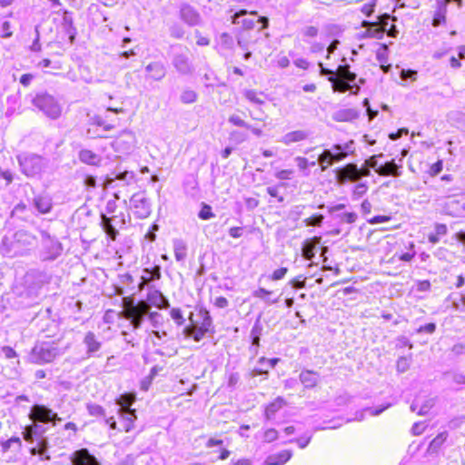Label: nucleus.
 <instances>
[{
	"label": "nucleus",
	"mask_w": 465,
	"mask_h": 465,
	"mask_svg": "<svg viewBox=\"0 0 465 465\" xmlns=\"http://www.w3.org/2000/svg\"><path fill=\"white\" fill-rule=\"evenodd\" d=\"M29 417L33 421H38L42 423L53 422L55 424L56 421L61 420V418L58 417L57 413L54 412L46 406L41 404H35L32 407Z\"/></svg>",
	"instance_id": "8"
},
{
	"label": "nucleus",
	"mask_w": 465,
	"mask_h": 465,
	"mask_svg": "<svg viewBox=\"0 0 465 465\" xmlns=\"http://www.w3.org/2000/svg\"><path fill=\"white\" fill-rule=\"evenodd\" d=\"M377 0H373L371 4H365L361 6V11L366 15L371 16V14L374 12V7L376 5Z\"/></svg>",
	"instance_id": "61"
},
{
	"label": "nucleus",
	"mask_w": 465,
	"mask_h": 465,
	"mask_svg": "<svg viewBox=\"0 0 465 465\" xmlns=\"http://www.w3.org/2000/svg\"><path fill=\"white\" fill-rule=\"evenodd\" d=\"M16 158L21 172L27 177L41 175L48 163L45 158L33 153H22Z\"/></svg>",
	"instance_id": "3"
},
{
	"label": "nucleus",
	"mask_w": 465,
	"mask_h": 465,
	"mask_svg": "<svg viewBox=\"0 0 465 465\" xmlns=\"http://www.w3.org/2000/svg\"><path fill=\"white\" fill-rule=\"evenodd\" d=\"M434 405L432 399L427 400L423 404L420 405L419 400H415L411 405V411H418L419 415H425Z\"/></svg>",
	"instance_id": "33"
},
{
	"label": "nucleus",
	"mask_w": 465,
	"mask_h": 465,
	"mask_svg": "<svg viewBox=\"0 0 465 465\" xmlns=\"http://www.w3.org/2000/svg\"><path fill=\"white\" fill-rule=\"evenodd\" d=\"M331 150L325 149L318 157V163L322 171H325L330 165L333 163L331 160Z\"/></svg>",
	"instance_id": "38"
},
{
	"label": "nucleus",
	"mask_w": 465,
	"mask_h": 465,
	"mask_svg": "<svg viewBox=\"0 0 465 465\" xmlns=\"http://www.w3.org/2000/svg\"><path fill=\"white\" fill-rule=\"evenodd\" d=\"M170 315L172 319L177 323V325L181 326L184 323L185 320L183 316V313L179 308H173L170 312Z\"/></svg>",
	"instance_id": "49"
},
{
	"label": "nucleus",
	"mask_w": 465,
	"mask_h": 465,
	"mask_svg": "<svg viewBox=\"0 0 465 465\" xmlns=\"http://www.w3.org/2000/svg\"><path fill=\"white\" fill-rule=\"evenodd\" d=\"M148 319L153 328H159L163 323V316L157 312H148Z\"/></svg>",
	"instance_id": "44"
},
{
	"label": "nucleus",
	"mask_w": 465,
	"mask_h": 465,
	"mask_svg": "<svg viewBox=\"0 0 465 465\" xmlns=\"http://www.w3.org/2000/svg\"><path fill=\"white\" fill-rule=\"evenodd\" d=\"M272 293V292L264 289V288H259L257 290H255L253 292H252V295L255 297V298H259V299H262V300H264L267 303H275L277 302V300H274V301H269L267 299V296L270 295Z\"/></svg>",
	"instance_id": "45"
},
{
	"label": "nucleus",
	"mask_w": 465,
	"mask_h": 465,
	"mask_svg": "<svg viewBox=\"0 0 465 465\" xmlns=\"http://www.w3.org/2000/svg\"><path fill=\"white\" fill-rule=\"evenodd\" d=\"M243 96L252 104H263L265 103L266 95L262 92H257L252 89L243 91Z\"/></svg>",
	"instance_id": "31"
},
{
	"label": "nucleus",
	"mask_w": 465,
	"mask_h": 465,
	"mask_svg": "<svg viewBox=\"0 0 465 465\" xmlns=\"http://www.w3.org/2000/svg\"><path fill=\"white\" fill-rule=\"evenodd\" d=\"M150 306H155L159 309H166L170 306L168 300L158 290H152L147 294V302Z\"/></svg>",
	"instance_id": "17"
},
{
	"label": "nucleus",
	"mask_w": 465,
	"mask_h": 465,
	"mask_svg": "<svg viewBox=\"0 0 465 465\" xmlns=\"http://www.w3.org/2000/svg\"><path fill=\"white\" fill-rule=\"evenodd\" d=\"M119 414L124 421V430L129 432L134 428V422L136 420L135 410L128 409L123 411L119 409Z\"/></svg>",
	"instance_id": "25"
},
{
	"label": "nucleus",
	"mask_w": 465,
	"mask_h": 465,
	"mask_svg": "<svg viewBox=\"0 0 465 465\" xmlns=\"http://www.w3.org/2000/svg\"><path fill=\"white\" fill-rule=\"evenodd\" d=\"M287 272H288V269L285 268V267H282L280 269H277V270H275L272 272V274L271 276V279L273 280V281L281 280V279H282L285 276Z\"/></svg>",
	"instance_id": "62"
},
{
	"label": "nucleus",
	"mask_w": 465,
	"mask_h": 465,
	"mask_svg": "<svg viewBox=\"0 0 465 465\" xmlns=\"http://www.w3.org/2000/svg\"><path fill=\"white\" fill-rule=\"evenodd\" d=\"M79 159L82 163L90 165H98L102 160L99 154L88 149H83L79 152Z\"/></svg>",
	"instance_id": "29"
},
{
	"label": "nucleus",
	"mask_w": 465,
	"mask_h": 465,
	"mask_svg": "<svg viewBox=\"0 0 465 465\" xmlns=\"http://www.w3.org/2000/svg\"><path fill=\"white\" fill-rule=\"evenodd\" d=\"M230 139L236 143H241L247 140V134H242L239 131H233L230 134Z\"/></svg>",
	"instance_id": "54"
},
{
	"label": "nucleus",
	"mask_w": 465,
	"mask_h": 465,
	"mask_svg": "<svg viewBox=\"0 0 465 465\" xmlns=\"http://www.w3.org/2000/svg\"><path fill=\"white\" fill-rule=\"evenodd\" d=\"M14 239L18 242V245H20V243L24 245H31L35 241V237L33 235L23 230L17 231L14 233Z\"/></svg>",
	"instance_id": "36"
},
{
	"label": "nucleus",
	"mask_w": 465,
	"mask_h": 465,
	"mask_svg": "<svg viewBox=\"0 0 465 465\" xmlns=\"http://www.w3.org/2000/svg\"><path fill=\"white\" fill-rule=\"evenodd\" d=\"M117 216L107 217L105 214H101V226L107 236L115 241L118 236V231L114 223H116Z\"/></svg>",
	"instance_id": "16"
},
{
	"label": "nucleus",
	"mask_w": 465,
	"mask_h": 465,
	"mask_svg": "<svg viewBox=\"0 0 465 465\" xmlns=\"http://www.w3.org/2000/svg\"><path fill=\"white\" fill-rule=\"evenodd\" d=\"M279 186H269L267 187V193L272 196L277 198L279 203L283 202V196L280 195Z\"/></svg>",
	"instance_id": "56"
},
{
	"label": "nucleus",
	"mask_w": 465,
	"mask_h": 465,
	"mask_svg": "<svg viewBox=\"0 0 465 465\" xmlns=\"http://www.w3.org/2000/svg\"><path fill=\"white\" fill-rule=\"evenodd\" d=\"M285 405V400L282 397H277L272 402H271L265 407V419L267 420H272L274 417L275 413L278 412Z\"/></svg>",
	"instance_id": "24"
},
{
	"label": "nucleus",
	"mask_w": 465,
	"mask_h": 465,
	"mask_svg": "<svg viewBox=\"0 0 465 465\" xmlns=\"http://www.w3.org/2000/svg\"><path fill=\"white\" fill-rule=\"evenodd\" d=\"M248 14V12L244 9L240 10L239 12L235 13L232 17V22L234 25H241L242 28L244 29L243 32H249L251 29L254 27V25L256 21L253 17L257 16V12H251L250 15L252 17H245V15ZM257 22H260L262 24V27L259 29V31L265 29L268 27L269 20L265 16H261L257 19Z\"/></svg>",
	"instance_id": "6"
},
{
	"label": "nucleus",
	"mask_w": 465,
	"mask_h": 465,
	"mask_svg": "<svg viewBox=\"0 0 465 465\" xmlns=\"http://www.w3.org/2000/svg\"><path fill=\"white\" fill-rule=\"evenodd\" d=\"M215 216L212 211V207L206 203H203L202 209L198 213V217L202 220H209Z\"/></svg>",
	"instance_id": "42"
},
{
	"label": "nucleus",
	"mask_w": 465,
	"mask_h": 465,
	"mask_svg": "<svg viewBox=\"0 0 465 465\" xmlns=\"http://www.w3.org/2000/svg\"><path fill=\"white\" fill-rule=\"evenodd\" d=\"M13 33L11 31V23L8 22V21H5L3 24H2V34H1V36L3 38H8L10 36H12Z\"/></svg>",
	"instance_id": "63"
},
{
	"label": "nucleus",
	"mask_w": 465,
	"mask_h": 465,
	"mask_svg": "<svg viewBox=\"0 0 465 465\" xmlns=\"http://www.w3.org/2000/svg\"><path fill=\"white\" fill-rule=\"evenodd\" d=\"M0 351L6 359H12L17 356L15 351L9 346L0 348Z\"/></svg>",
	"instance_id": "60"
},
{
	"label": "nucleus",
	"mask_w": 465,
	"mask_h": 465,
	"mask_svg": "<svg viewBox=\"0 0 465 465\" xmlns=\"http://www.w3.org/2000/svg\"><path fill=\"white\" fill-rule=\"evenodd\" d=\"M357 214L356 213L350 212V213H342L336 215V218L339 219L341 223H353L357 220Z\"/></svg>",
	"instance_id": "41"
},
{
	"label": "nucleus",
	"mask_w": 465,
	"mask_h": 465,
	"mask_svg": "<svg viewBox=\"0 0 465 465\" xmlns=\"http://www.w3.org/2000/svg\"><path fill=\"white\" fill-rule=\"evenodd\" d=\"M83 343L86 347L87 357H93L101 349L102 342L98 340L96 335L93 331L85 333Z\"/></svg>",
	"instance_id": "15"
},
{
	"label": "nucleus",
	"mask_w": 465,
	"mask_h": 465,
	"mask_svg": "<svg viewBox=\"0 0 465 465\" xmlns=\"http://www.w3.org/2000/svg\"><path fill=\"white\" fill-rule=\"evenodd\" d=\"M278 432L274 429H268L263 434V440L266 442H272L277 439Z\"/></svg>",
	"instance_id": "57"
},
{
	"label": "nucleus",
	"mask_w": 465,
	"mask_h": 465,
	"mask_svg": "<svg viewBox=\"0 0 465 465\" xmlns=\"http://www.w3.org/2000/svg\"><path fill=\"white\" fill-rule=\"evenodd\" d=\"M294 161L301 171H305L309 167V161L305 157L297 156Z\"/></svg>",
	"instance_id": "64"
},
{
	"label": "nucleus",
	"mask_w": 465,
	"mask_h": 465,
	"mask_svg": "<svg viewBox=\"0 0 465 465\" xmlns=\"http://www.w3.org/2000/svg\"><path fill=\"white\" fill-rule=\"evenodd\" d=\"M88 411L92 416H104V410L102 406L98 404H89L87 405Z\"/></svg>",
	"instance_id": "52"
},
{
	"label": "nucleus",
	"mask_w": 465,
	"mask_h": 465,
	"mask_svg": "<svg viewBox=\"0 0 465 465\" xmlns=\"http://www.w3.org/2000/svg\"><path fill=\"white\" fill-rule=\"evenodd\" d=\"M252 42L250 32H241L237 36V44L242 50L247 51Z\"/></svg>",
	"instance_id": "39"
},
{
	"label": "nucleus",
	"mask_w": 465,
	"mask_h": 465,
	"mask_svg": "<svg viewBox=\"0 0 465 465\" xmlns=\"http://www.w3.org/2000/svg\"><path fill=\"white\" fill-rule=\"evenodd\" d=\"M135 145V135L129 130L123 131L112 143L115 152L119 153H129Z\"/></svg>",
	"instance_id": "9"
},
{
	"label": "nucleus",
	"mask_w": 465,
	"mask_h": 465,
	"mask_svg": "<svg viewBox=\"0 0 465 465\" xmlns=\"http://www.w3.org/2000/svg\"><path fill=\"white\" fill-rule=\"evenodd\" d=\"M368 191V186L365 183H358L354 186L352 191V198L359 199L362 195H364Z\"/></svg>",
	"instance_id": "46"
},
{
	"label": "nucleus",
	"mask_w": 465,
	"mask_h": 465,
	"mask_svg": "<svg viewBox=\"0 0 465 465\" xmlns=\"http://www.w3.org/2000/svg\"><path fill=\"white\" fill-rule=\"evenodd\" d=\"M199 316L202 318V322L200 324L197 323V327L203 331L209 332L213 323L209 312L202 308L199 310Z\"/></svg>",
	"instance_id": "34"
},
{
	"label": "nucleus",
	"mask_w": 465,
	"mask_h": 465,
	"mask_svg": "<svg viewBox=\"0 0 465 465\" xmlns=\"http://www.w3.org/2000/svg\"><path fill=\"white\" fill-rule=\"evenodd\" d=\"M292 457L290 450H282L276 454L268 456L265 460L267 465H282L286 463Z\"/></svg>",
	"instance_id": "28"
},
{
	"label": "nucleus",
	"mask_w": 465,
	"mask_h": 465,
	"mask_svg": "<svg viewBox=\"0 0 465 465\" xmlns=\"http://www.w3.org/2000/svg\"><path fill=\"white\" fill-rule=\"evenodd\" d=\"M391 406L390 403L382 406V407H380V408H367L364 410L365 412H368L369 415L371 416H378L380 415L381 412H383L385 410H387L389 407Z\"/></svg>",
	"instance_id": "58"
},
{
	"label": "nucleus",
	"mask_w": 465,
	"mask_h": 465,
	"mask_svg": "<svg viewBox=\"0 0 465 465\" xmlns=\"http://www.w3.org/2000/svg\"><path fill=\"white\" fill-rule=\"evenodd\" d=\"M130 208L139 219H144L151 213V203L143 193H136L130 199Z\"/></svg>",
	"instance_id": "7"
},
{
	"label": "nucleus",
	"mask_w": 465,
	"mask_h": 465,
	"mask_svg": "<svg viewBox=\"0 0 465 465\" xmlns=\"http://www.w3.org/2000/svg\"><path fill=\"white\" fill-rule=\"evenodd\" d=\"M359 116L358 112L351 108H343L335 111L331 118L336 122H351L357 119Z\"/></svg>",
	"instance_id": "21"
},
{
	"label": "nucleus",
	"mask_w": 465,
	"mask_h": 465,
	"mask_svg": "<svg viewBox=\"0 0 465 465\" xmlns=\"http://www.w3.org/2000/svg\"><path fill=\"white\" fill-rule=\"evenodd\" d=\"M173 252L176 261H183L187 254L186 243L182 239L173 240Z\"/></svg>",
	"instance_id": "32"
},
{
	"label": "nucleus",
	"mask_w": 465,
	"mask_h": 465,
	"mask_svg": "<svg viewBox=\"0 0 465 465\" xmlns=\"http://www.w3.org/2000/svg\"><path fill=\"white\" fill-rule=\"evenodd\" d=\"M197 94L193 90H185L181 94V101L184 104H192L196 101Z\"/></svg>",
	"instance_id": "47"
},
{
	"label": "nucleus",
	"mask_w": 465,
	"mask_h": 465,
	"mask_svg": "<svg viewBox=\"0 0 465 465\" xmlns=\"http://www.w3.org/2000/svg\"><path fill=\"white\" fill-rule=\"evenodd\" d=\"M323 218L324 217L322 214H315V215H312V217L305 219L304 223L307 226H319L322 223Z\"/></svg>",
	"instance_id": "51"
},
{
	"label": "nucleus",
	"mask_w": 465,
	"mask_h": 465,
	"mask_svg": "<svg viewBox=\"0 0 465 465\" xmlns=\"http://www.w3.org/2000/svg\"><path fill=\"white\" fill-rule=\"evenodd\" d=\"M320 74L328 75V80L331 83L334 92L345 93L351 91L356 94L360 91V86L355 83L356 74L350 71L348 64L339 65L336 71L325 68L322 63H319Z\"/></svg>",
	"instance_id": "1"
},
{
	"label": "nucleus",
	"mask_w": 465,
	"mask_h": 465,
	"mask_svg": "<svg viewBox=\"0 0 465 465\" xmlns=\"http://www.w3.org/2000/svg\"><path fill=\"white\" fill-rule=\"evenodd\" d=\"M35 208L41 213H47L52 209V200L47 195H37L34 199Z\"/></svg>",
	"instance_id": "27"
},
{
	"label": "nucleus",
	"mask_w": 465,
	"mask_h": 465,
	"mask_svg": "<svg viewBox=\"0 0 465 465\" xmlns=\"http://www.w3.org/2000/svg\"><path fill=\"white\" fill-rule=\"evenodd\" d=\"M0 252L3 255L10 257L22 253L18 242L14 239V235L11 238L5 236L2 239Z\"/></svg>",
	"instance_id": "14"
},
{
	"label": "nucleus",
	"mask_w": 465,
	"mask_h": 465,
	"mask_svg": "<svg viewBox=\"0 0 465 465\" xmlns=\"http://www.w3.org/2000/svg\"><path fill=\"white\" fill-rule=\"evenodd\" d=\"M361 26L367 28L363 35L365 37H371L376 39H381L383 37L384 32L378 26L377 23L363 21L361 23Z\"/></svg>",
	"instance_id": "26"
},
{
	"label": "nucleus",
	"mask_w": 465,
	"mask_h": 465,
	"mask_svg": "<svg viewBox=\"0 0 465 465\" xmlns=\"http://www.w3.org/2000/svg\"><path fill=\"white\" fill-rule=\"evenodd\" d=\"M309 137V134L304 130H296L289 132L281 137L280 142L285 145H291L294 143H299L306 140Z\"/></svg>",
	"instance_id": "19"
},
{
	"label": "nucleus",
	"mask_w": 465,
	"mask_h": 465,
	"mask_svg": "<svg viewBox=\"0 0 465 465\" xmlns=\"http://www.w3.org/2000/svg\"><path fill=\"white\" fill-rule=\"evenodd\" d=\"M41 432H43L42 426L34 423L25 429L23 437L26 441L33 442L35 436Z\"/></svg>",
	"instance_id": "35"
},
{
	"label": "nucleus",
	"mask_w": 465,
	"mask_h": 465,
	"mask_svg": "<svg viewBox=\"0 0 465 465\" xmlns=\"http://www.w3.org/2000/svg\"><path fill=\"white\" fill-rule=\"evenodd\" d=\"M411 364V357H400L397 361L396 368L401 373L409 370Z\"/></svg>",
	"instance_id": "43"
},
{
	"label": "nucleus",
	"mask_w": 465,
	"mask_h": 465,
	"mask_svg": "<svg viewBox=\"0 0 465 465\" xmlns=\"http://www.w3.org/2000/svg\"><path fill=\"white\" fill-rule=\"evenodd\" d=\"M116 178L122 181H125L126 183H130L134 179V173L133 172L125 171L118 173Z\"/></svg>",
	"instance_id": "59"
},
{
	"label": "nucleus",
	"mask_w": 465,
	"mask_h": 465,
	"mask_svg": "<svg viewBox=\"0 0 465 465\" xmlns=\"http://www.w3.org/2000/svg\"><path fill=\"white\" fill-rule=\"evenodd\" d=\"M293 170L284 169L275 173V177L279 180H290L293 176Z\"/></svg>",
	"instance_id": "53"
},
{
	"label": "nucleus",
	"mask_w": 465,
	"mask_h": 465,
	"mask_svg": "<svg viewBox=\"0 0 465 465\" xmlns=\"http://www.w3.org/2000/svg\"><path fill=\"white\" fill-rule=\"evenodd\" d=\"M35 38L33 44L31 45L30 49L33 52H39L41 50V45L39 42L40 34H39V26L38 25L35 26Z\"/></svg>",
	"instance_id": "55"
},
{
	"label": "nucleus",
	"mask_w": 465,
	"mask_h": 465,
	"mask_svg": "<svg viewBox=\"0 0 465 465\" xmlns=\"http://www.w3.org/2000/svg\"><path fill=\"white\" fill-rule=\"evenodd\" d=\"M401 165H398L394 160L385 163L383 165H380L376 169V173L382 176L392 175L398 177L401 175L399 169Z\"/></svg>",
	"instance_id": "23"
},
{
	"label": "nucleus",
	"mask_w": 465,
	"mask_h": 465,
	"mask_svg": "<svg viewBox=\"0 0 465 465\" xmlns=\"http://www.w3.org/2000/svg\"><path fill=\"white\" fill-rule=\"evenodd\" d=\"M33 104L46 117L58 119L63 111L61 103L54 95L47 93H39L32 100Z\"/></svg>",
	"instance_id": "4"
},
{
	"label": "nucleus",
	"mask_w": 465,
	"mask_h": 465,
	"mask_svg": "<svg viewBox=\"0 0 465 465\" xmlns=\"http://www.w3.org/2000/svg\"><path fill=\"white\" fill-rule=\"evenodd\" d=\"M146 78L153 81H161L166 74V68L162 62L154 61L145 66Z\"/></svg>",
	"instance_id": "12"
},
{
	"label": "nucleus",
	"mask_w": 465,
	"mask_h": 465,
	"mask_svg": "<svg viewBox=\"0 0 465 465\" xmlns=\"http://www.w3.org/2000/svg\"><path fill=\"white\" fill-rule=\"evenodd\" d=\"M337 177L340 183L346 181L357 182L361 179L359 168L354 163H349L341 169L337 173Z\"/></svg>",
	"instance_id": "13"
},
{
	"label": "nucleus",
	"mask_w": 465,
	"mask_h": 465,
	"mask_svg": "<svg viewBox=\"0 0 465 465\" xmlns=\"http://www.w3.org/2000/svg\"><path fill=\"white\" fill-rule=\"evenodd\" d=\"M450 0H438L437 10L435 11L432 25L437 27L446 21L447 5Z\"/></svg>",
	"instance_id": "20"
},
{
	"label": "nucleus",
	"mask_w": 465,
	"mask_h": 465,
	"mask_svg": "<svg viewBox=\"0 0 465 465\" xmlns=\"http://www.w3.org/2000/svg\"><path fill=\"white\" fill-rule=\"evenodd\" d=\"M299 378L305 389L314 388L319 381V374L310 370L302 371L300 373Z\"/></svg>",
	"instance_id": "22"
},
{
	"label": "nucleus",
	"mask_w": 465,
	"mask_h": 465,
	"mask_svg": "<svg viewBox=\"0 0 465 465\" xmlns=\"http://www.w3.org/2000/svg\"><path fill=\"white\" fill-rule=\"evenodd\" d=\"M228 121H229L230 124H232L235 125V126H238V127L251 128V124L246 123L243 119H242L237 114H232L229 117Z\"/></svg>",
	"instance_id": "48"
},
{
	"label": "nucleus",
	"mask_w": 465,
	"mask_h": 465,
	"mask_svg": "<svg viewBox=\"0 0 465 465\" xmlns=\"http://www.w3.org/2000/svg\"><path fill=\"white\" fill-rule=\"evenodd\" d=\"M73 465H101L98 460L87 449H80L71 456Z\"/></svg>",
	"instance_id": "11"
},
{
	"label": "nucleus",
	"mask_w": 465,
	"mask_h": 465,
	"mask_svg": "<svg viewBox=\"0 0 465 465\" xmlns=\"http://www.w3.org/2000/svg\"><path fill=\"white\" fill-rule=\"evenodd\" d=\"M173 64L182 74H187L192 72L191 63L185 54H176L173 59Z\"/></svg>",
	"instance_id": "18"
},
{
	"label": "nucleus",
	"mask_w": 465,
	"mask_h": 465,
	"mask_svg": "<svg viewBox=\"0 0 465 465\" xmlns=\"http://www.w3.org/2000/svg\"><path fill=\"white\" fill-rule=\"evenodd\" d=\"M135 401V396L134 394H132V393H124V394H122L117 400H116V403L121 406L120 409H122L123 411H125V410H128V409H131V405L134 403V401Z\"/></svg>",
	"instance_id": "37"
},
{
	"label": "nucleus",
	"mask_w": 465,
	"mask_h": 465,
	"mask_svg": "<svg viewBox=\"0 0 465 465\" xmlns=\"http://www.w3.org/2000/svg\"><path fill=\"white\" fill-rule=\"evenodd\" d=\"M123 317L128 320L134 330L141 328L144 317L150 311V305L145 301L137 303L132 297L123 298Z\"/></svg>",
	"instance_id": "2"
},
{
	"label": "nucleus",
	"mask_w": 465,
	"mask_h": 465,
	"mask_svg": "<svg viewBox=\"0 0 465 465\" xmlns=\"http://www.w3.org/2000/svg\"><path fill=\"white\" fill-rule=\"evenodd\" d=\"M193 313L189 316L192 325L185 329V333L188 336H192L195 341H200L207 332L197 327V323L193 322Z\"/></svg>",
	"instance_id": "30"
},
{
	"label": "nucleus",
	"mask_w": 465,
	"mask_h": 465,
	"mask_svg": "<svg viewBox=\"0 0 465 465\" xmlns=\"http://www.w3.org/2000/svg\"><path fill=\"white\" fill-rule=\"evenodd\" d=\"M92 120L94 124L102 127L104 131H110L116 126L115 123H107L101 115H95Z\"/></svg>",
	"instance_id": "40"
},
{
	"label": "nucleus",
	"mask_w": 465,
	"mask_h": 465,
	"mask_svg": "<svg viewBox=\"0 0 465 465\" xmlns=\"http://www.w3.org/2000/svg\"><path fill=\"white\" fill-rule=\"evenodd\" d=\"M180 18L189 26L200 24L201 15L197 10L189 4H182L180 6Z\"/></svg>",
	"instance_id": "10"
},
{
	"label": "nucleus",
	"mask_w": 465,
	"mask_h": 465,
	"mask_svg": "<svg viewBox=\"0 0 465 465\" xmlns=\"http://www.w3.org/2000/svg\"><path fill=\"white\" fill-rule=\"evenodd\" d=\"M318 28L313 25H308L302 29V34L304 39L316 37L318 35Z\"/></svg>",
	"instance_id": "50"
},
{
	"label": "nucleus",
	"mask_w": 465,
	"mask_h": 465,
	"mask_svg": "<svg viewBox=\"0 0 465 465\" xmlns=\"http://www.w3.org/2000/svg\"><path fill=\"white\" fill-rule=\"evenodd\" d=\"M61 353V350L54 342L41 341L34 346L28 356V361L35 364H45L54 361Z\"/></svg>",
	"instance_id": "5"
}]
</instances>
